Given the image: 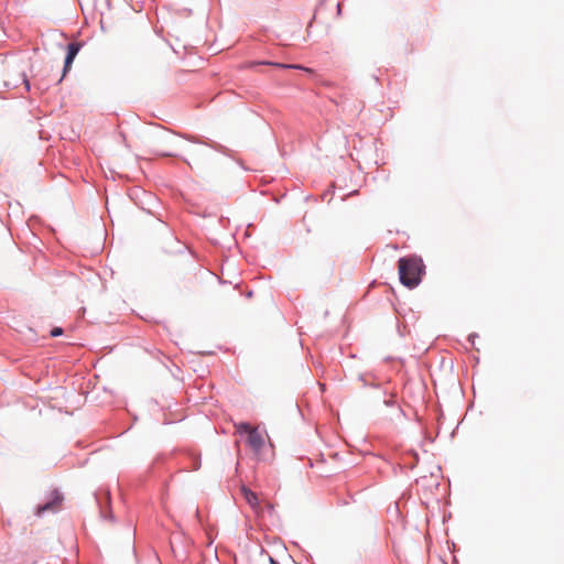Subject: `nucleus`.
<instances>
[{"label":"nucleus","mask_w":564,"mask_h":564,"mask_svg":"<svg viewBox=\"0 0 564 564\" xmlns=\"http://www.w3.org/2000/svg\"><path fill=\"white\" fill-rule=\"evenodd\" d=\"M400 282L410 289L421 283L425 265L423 260L416 256L402 257L398 261Z\"/></svg>","instance_id":"nucleus-1"},{"label":"nucleus","mask_w":564,"mask_h":564,"mask_svg":"<svg viewBox=\"0 0 564 564\" xmlns=\"http://www.w3.org/2000/svg\"><path fill=\"white\" fill-rule=\"evenodd\" d=\"M3 84L9 89H15L23 85L25 91H30L31 85L24 70H8Z\"/></svg>","instance_id":"nucleus-2"},{"label":"nucleus","mask_w":564,"mask_h":564,"mask_svg":"<svg viewBox=\"0 0 564 564\" xmlns=\"http://www.w3.org/2000/svg\"><path fill=\"white\" fill-rule=\"evenodd\" d=\"M62 501H63L62 494L58 490H53V491H51L48 499L44 503L39 505L36 507L35 514L37 517H42L46 512L54 513L59 509Z\"/></svg>","instance_id":"nucleus-3"},{"label":"nucleus","mask_w":564,"mask_h":564,"mask_svg":"<svg viewBox=\"0 0 564 564\" xmlns=\"http://www.w3.org/2000/svg\"><path fill=\"white\" fill-rule=\"evenodd\" d=\"M241 494H242L245 500L247 501V503L250 506V508L253 510V512L257 516H263L264 514V510L262 508V502H261V500L259 499V497H258V495L256 492H253L248 487L242 486L241 487Z\"/></svg>","instance_id":"nucleus-4"},{"label":"nucleus","mask_w":564,"mask_h":564,"mask_svg":"<svg viewBox=\"0 0 564 564\" xmlns=\"http://www.w3.org/2000/svg\"><path fill=\"white\" fill-rule=\"evenodd\" d=\"M246 443L254 453H260L264 446V438L259 430L253 427L247 435Z\"/></svg>","instance_id":"nucleus-5"},{"label":"nucleus","mask_w":564,"mask_h":564,"mask_svg":"<svg viewBox=\"0 0 564 564\" xmlns=\"http://www.w3.org/2000/svg\"><path fill=\"white\" fill-rule=\"evenodd\" d=\"M187 165L191 167V169H194L197 167V169H203L207 165L208 163V160H207V152L205 150H197L195 151V154H194V158H193V164L188 161H186Z\"/></svg>","instance_id":"nucleus-6"},{"label":"nucleus","mask_w":564,"mask_h":564,"mask_svg":"<svg viewBox=\"0 0 564 564\" xmlns=\"http://www.w3.org/2000/svg\"><path fill=\"white\" fill-rule=\"evenodd\" d=\"M258 64H261V65H272L274 67L283 68V69H290V68L305 69L303 66L295 65V64H283V63H275V62H259Z\"/></svg>","instance_id":"nucleus-7"},{"label":"nucleus","mask_w":564,"mask_h":564,"mask_svg":"<svg viewBox=\"0 0 564 564\" xmlns=\"http://www.w3.org/2000/svg\"><path fill=\"white\" fill-rule=\"evenodd\" d=\"M80 47H82V44L79 42H72V43H69L67 45V53H66V55L75 58L76 55L78 54Z\"/></svg>","instance_id":"nucleus-8"},{"label":"nucleus","mask_w":564,"mask_h":564,"mask_svg":"<svg viewBox=\"0 0 564 564\" xmlns=\"http://www.w3.org/2000/svg\"><path fill=\"white\" fill-rule=\"evenodd\" d=\"M236 426V430L237 432L240 434V435H248L250 433V431H252L253 426L251 424H249L248 422H240L238 424L235 425Z\"/></svg>","instance_id":"nucleus-9"},{"label":"nucleus","mask_w":564,"mask_h":564,"mask_svg":"<svg viewBox=\"0 0 564 564\" xmlns=\"http://www.w3.org/2000/svg\"><path fill=\"white\" fill-rule=\"evenodd\" d=\"M73 61H74V57L66 55L65 61H64L63 76L58 79V82H61L63 79V77L65 76V74L68 72Z\"/></svg>","instance_id":"nucleus-10"},{"label":"nucleus","mask_w":564,"mask_h":564,"mask_svg":"<svg viewBox=\"0 0 564 564\" xmlns=\"http://www.w3.org/2000/svg\"><path fill=\"white\" fill-rule=\"evenodd\" d=\"M262 508L264 510V513L268 512L269 514H272L274 512V506L270 501H265L262 505Z\"/></svg>","instance_id":"nucleus-11"},{"label":"nucleus","mask_w":564,"mask_h":564,"mask_svg":"<svg viewBox=\"0 0 564 564\" xmlns=\"http://www.w3.org/2000/svg\"><path fill=\"white\" fill-rule=\"evenodd\" d=\"M383 403H384V405H387V406H395V405H397V401H395V399H394V395H393V394H391L388 399H384V400H383Z\"/></svg>","instance_id":"nucleus-12"},{"label":"nucleus","mask_w":564,"mask_h":564,"mask_svg":"<svg viewBox=\"0 0 564 564\" xmlns=\"http://www.w3.org/2000/svg\"><path fill=\"white\" fill-rule=\"evenodd\" d=\"M50 334H51L52 337H58V336H61L63 334V328L54 327V328H52Z\"/></svg>","instance_id":"nucleus-13"},{"label":"nucleus","mask_w":564,"mask_h":564,"mask_svg":"<svg viewBox=\"0 0 564 564\" xmlns=\"http://www.w3.org/2000/svg\"><path fill=\"white\" fill-rule=\"evenodd\" d=\"M205 144L210 147V148H213V149H215V150H217V151H221L223 150V147L220 144H218V143H215V142H213L210 144H208V143H205Z\"/></svg>","instance_id":"nucleus-14"},{"label":"nucleus","mask_w":564,"mask_h":564,"mask_svg":"<svg viewBox=\"0 0 564 564\" xmlns=\"http://www.w3.org/2000/svg\"><path fill=\"white\" fill-rule=\"evenodd\" d=\"M186 140L191 141V142H194V143H198L196 137H193V135L186 137Z\"/></svg>","instance_id":"nucleus-15"},{"label":"nucleus","mask_w":564,"mask_h":564,"mask_svg":"<svg viewBox=\"0 0 564 564\" xmlns=\"http://www.w3.org/2000/svg\"><path fill=\"white\" fill-rule=\"evenodd\" d=\"M270 564H280L276 560H274L272 556H269Z\"/></svg>","instance_id":"nucleus-16"},{"label":"nucleus","mask_w":564,"mask_h":564,"mask_svg":"<svg viewBox=\"0 0 564 564\" xmlns=\"http://www.w3.org/2000/svg\"><path fill=\"white\" fill-rule=\"evenodd\" d=\"M359 380L362 382L364 386H366V380H365V377L362 375L359 376Z\"/></svg>","instance_id":"nucleus-17"},{"label":"nucleus","mask_w":564,"mask_h":564,"mask_svg":"<svg viewBox=\"0 0 564 564\" xmlns=\"http://www.w3.org/2000/svg\"><path fill=\"white\" fill-rule=\"evenodd\" d=\"M476 336H477L476 334H471V335H469V340H470L471 338L476 337Z\"/></svg>","instance_id":"nucleus-18"}]
</instances>
